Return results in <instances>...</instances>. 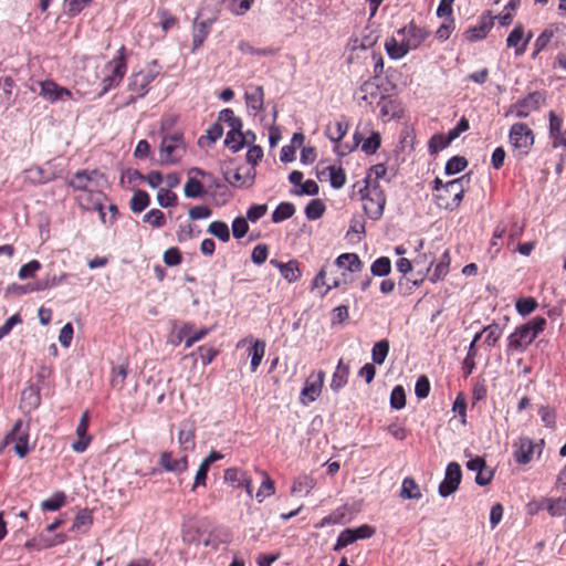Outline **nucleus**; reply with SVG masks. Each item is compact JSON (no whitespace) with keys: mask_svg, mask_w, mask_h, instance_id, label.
Returning <instances> with one entry per match:
<instances>
[{"mask_svg":"<svg viewBox=\"0 0 566 566\" xmlns=\"http://www.w3.org/2000/svg\"><path fill=\"white\" fill-rule=\"evenodd\" d=\"M546 325L547 322L544 317L536 316L517 326L507 337V350L524 352L544 332Z\"/></svg>","mask_w":566,"mask_h":566,"instance_id":"1","label":"nucleus"},{"mask_svg":"<svg viewBox=\"0 0 566 566\" xmlns=\"http://www.w3.org/2000/svg\"><path fill=\"white\" fill-rule=\"evenodd\" d=\"M364 181L365 186L359 190L364 211L371 220H378L384 213L386 195L378 182L369 186V176Z\"/></svg>","mask_w":566,"mask_h":566,"instance_id":"2","label":"nucleus"},{"mask_svg":"<svg viewBox=\"0 0 566 566\" xmlns=\"http://www.w3.org/2000/svg\"><path fill=\"white\" fill-rule=\"evenodd\" d=\"M105 184V175L97 169L78 170L67 180L69 187L88 193H101Z\"/></svg>","mask_w":566,"mask_h":566,"instance_id":"3","label":"nucleus"},{"mask_svg":"<svg viewBox=\"0 0 566 566\" xmlns=\"http://www.w3.org/2000/svg\"><path fill=\"white\" fill-rule=\"evenodd\" d=\"M161 66L154 60L144 70L134 73L128 83V90L136 94L130 97L129 103H134L136 98L144 97L149 91V84L160 74Z\"/></svg>","mask_w":566,"mask_h":566,"instance_id":"4","label":"nucleus"},{"mask_svg":"<svg viewBox=\"0 0 566 566\" xmlns=\"http://www.w3.org/2000/svg\"><path fill=\"white\" fill-rule=\"evenodd\" d=\"M468 182V176H462L460 178L446 182L443 190L440 193L436 195V202L438 207L446 210L457 209L463 199L464 184Z\"/></svg>","mask_w":566,"mask_h":566,"instance_id":"5","label":"nucleus"},{"mask_svg":"<svg viewBox=\"0 0 566 566\" xmlns=\"http://www.w3.org/2000/svg\"><path fill=\"white\" fill-rule=\"evenodd\" d=\"M125 46H120L117 51L116 56H114L106 65L108 73L102 81V92L101 95L107 93L112 88H115L119 85L122 80L124 78L127 71V63L125 57Z\"/></svg>","mask_w":566,"mask_h":566,"instance_id":"6","label":"nucleus"},{"mask_svg":"<svg viewBox=\"0 0 566 566\" xmlns=\"http://www.w3.org/2000/svg\"><path fill=\"white\" fill-rule=\"evenodd\" d=\"M184 136L180 133L165 135L160 143V160L165 165H172L180 160L185 153Z\"/></svg>","mask_w":566,"mask_h":566,"instance_id":"7","label":"nucleus"},{"mask_svg":"<svg viewBox=\"0 0 566 566\" xmlns=\"http://www.w3.org/2000/svg\"><path fill=\"white\" fill-rule=\"evenodd\" d=\"M462 472L461 467L457 462H450L446 468L444 479L439 484V495L447 497L454 493L461 482Z\"/></svg>","mask_w":566,"mask_h":566,"instance_id":"8","label":"nucleus"},{"mask_svg":"<svg viewBox=\"0 0 566 566\" xmlns=\"http://www.w3.org/2000/svg\"><path fill=\"white\" fill-rule=\"evenodd\" d=\"M544 441L541 440L538 444H535L530 438L522 437L516 442H514V460L518 464H527L532 461L533 453L535 450H538V453L542 452Z\"/></svg>","mask_w":566,"mask_h":566,"instance_id":"9","label":"nucleus"},{"mask_svg":"<svg viewBox=\"0 0 566 566\" xmlns=\"http://www.w3.org/2000/svg\"><path fill=\"white\" fill-rule=\"evenodd\" d=\"M324 376V371L319 370L316 375L312 374L305 380L304 387L300 395L301 403L307 406L319 397L323 388Z\"/></svg>","mask_w":566,"mask_h":566,"instance_id":"10","label":"nucleus"},{"mask_svg":"<svg viewBox=\"0 0 566 566\" xmlns=\"http://www.w3.org/2000/svg\"><path fill=\"white\" fill-rule=\"evenodd\" d=\"M397 34L402 36L405 46H407L410 51L419 48L429 35V32L417 27L416 23L411 21L408 25L399 29Z\"/></svg>","mask_w":566,"mask_h":566,"instance_id":"11","label":"nucleus"},{"mask_svg":"<svg viewBox=\"0 0 566 566\" xmlns=\"http://www.w3.org/2000/svg\"><path fill=\"white\" fill-rule=\"evenodd\" d=\"M510 143L514 148L527 149L533 145L534 135L524 123H516L510 129Z\"/></svg>","mask_w":566,"mask_h":566,"instance_id":"12","label":"nucleus"},{"mask_svg":"<svg viewBox=\"0 0 566 566\" xmlns=\"http://www.w3.org/2000/svg\"><path fill=\"white\" fill-rule=\"evenodd\" d=\"M544 102L545 97L541 92H533L516 102L512 107L516 117L525 118L531 112L538 109Z\"/></svg>","mask_w":566,"mask_h":566,"instance_id":"13","label":"nucleus"},{"mask_svg":"<svg viewBox=\"0 0 566 566\" xmlns=\"http://www.w3.org/2000/svg\"><path fill=\"white\" fill-rule=\"evenodd\" d=\"M40 95L50 103L71 98L72 93L65 87L59 86L53 81L40 82Z\"/></svg>","mask_w":566,"mask_h":566,"instance_id":"14","label":"nucleus"},{"mask_svg":"<svg viewBox=\"0 0 566 566\" xmlns=\"http://www.w3.org/2000/svg\"><path fill=\"white\" fill-rule=\"evenodd\" d=\"M88 422L90 415L87 411H84L76 428L78 439L72 443L73 451L77 453L84 452L92 440L91 436L87 433Z\"/></svg>","mask_w":566,"mask_h":566,"instance_id":"15","label":"nucleus"},{"mask_svg":"<svg viewBox=\"0 0 566 566\" xmlns=\"http://www.w3.org/2000/svg\"><path fill=\"white\" fill-rule=\"evenodd\" d=\"M493 27V19L490 15H482L479 20V23L474 27L469 28L464 32V38L469 42H476L486 36L490 30Z\"/></svg>","mask_w":566,"mask_h":566,"instance_id":"16","label":"nucleus"},{"mask_svg":"<svg viewBox=\"0 0 566 566\" xmlns=\"http://www.w3.org/2000/svg\"><path fill=\"white\" fill-rule=\"evenodd\" d=\"M41 403L40 388L35 385H28L21 394L20 408L30 412L35 410Z\"/></svg>","mask_w":566,"mask_h":566,"instance_id":"17","label":"nucleus"},{"mask_svg":"<svg viewBox=\"0 0 566 566\" xmlns=\"http://www.w3.org/2000/svg\"><path fill=\"white\" fill-rule=\"evenodd\" d=\"M196 426L193 421H184L178 432V442L184 451L195 449Z\"/></svg>","mask_w":566,"mask_h":566,"instance_id":"18","label":"nucleus"},{"mask_svg":"<svg viewBox=\"0 0 566 566\" xmlns=\"http://www.w3.org/2000/svg\"><path fill=\"white\" fill-rule=\"evenodd\" d=\"M192 328V324H185L178 332V338L185 340L186 348H190L195 343L203 339L211 331L210 328H200L193 332Z\"/></svg>","mask_w":566,"mask_h":566,"instance_id":"19","label":"nucleus"},{"mask_svg":"<svg viewBox=\"0 0 566 566\" xmlns=\"http://www.w3.org/2000/svg\"><path fill=\"white\" fill-rule=\"evenodd\" d=\"M531 40V34L524 39V31L522 25L515 27L506 39V45L515 49V55L524 54L526 45Z\"/></svg>","mask_w":566,"mask_h":566,"instance_id":"20","label":"nucleus"},{"mask_svg":"<svg viewBox=\"0 0 566 566\" xmlns=\"http://www.w3.org/2000/svg\"><path fill=\"white\" fill-rule=\"evenodd\" d=\"M332 268L333 270L344 269L352 273H357L361 271L363 262L356 253H343L336 259Z\"/></svg>","mask_w":566,"mask_h":566,"instance_id":"21","label":"nucleus"},{"mask_svg":"<svg viewBox=\"0 0 566 566\" xmlns=\"http://www.w3.org/2000/svg\"><path fill=\"white\" fill-rule=\"evenodd\" d=\"M159 464L165 471L176 473H181L188 468L186 455L181 457L180 459H172L171 453L168 451H165L160 454Z\"/></svg>","mask_w":566,"mask_h":566,"instance_id":"22","label":"nucleus"},{"mask_svg":"<svg viewBox=\"0 0 566 566\" xmlns=\"http://www.w3.org/2000/svg\"><path fill=\"white\" fill-rule=\"evenodd\" d=\"M247 106L252 108L255 112H260L263 109L264 105V90L263 86L256 85L251 86L249 91L245 92L244 95Z\"/></svg>","mask_w":566,"mask_h":566,"instance_id":"23","label":"nucleus"},{"mask_svg":"<svg viewBox=\"0 0 566 566\" xmlns=\"http://www.w3.org/2000/svg\"><path fill=\"white\" fill-rule=\"evenodd\" d=\"M349 376V367L344 364L343 359H340L336 366V369L332 376L331 389L335 392L339 391L343 387L346 386Z\"/></svg>","mask_w":566,"mask_h":566,"instance_id":"24","label":"nucleus"},{"mask_svg":"<svg viewBox=\"0 0 566 566\" xmlns=\"http://www.w3.org/2000/svg\"><path fill=\"white\" fill-rule=\"evenodd\" d=\"M67 277V273H62L61 275H46L45 277L32 283V285H29V291L40 292L55 287L65 282Z\"/></svg>","mask_w":566,"mask_h":566,"instance_id":"25","label":"nucleus"},{"mask_svg":"<svg viewBox=\"0 0 566 566\" xmlns=\"http://www.w3.org/2000/svg\"><path fill=\"white\" fill-rule=\"evenodd\" d=\"M450 261H451V259H450L449 250H444L442 252L439 261L434 265V269L429 277V280L432 283H437L448 275L449 270H450Z\"/></svg>","mask_w":566,"mask_h":566,"instance_id":"26","label":"nucleus"},{"mask_svg":"<svg viewBox=\"0 0 566 566\" xmlns=\"http://www.w3.org/2000/svg\"><path fill=\"white\" fill-rule=\"evenodd\" d=\"M385 50L391 60H400L409 52V49L405 46L403 39L398 42V40L394 36L386 40Z\"/></svg>","mask_w":566,"mask_h":566,"instance_id":"27","label":"nucleus"},{"mask_svg":"<svg viewBox=\"0 0 566 566\" xmlns=\"http://www.w3.org/2000/svg\"><path fill=\"white\" fill-rule=\"evenodd\" d=\"M255 171L253 168L248 169L244 175L241 174V168H238L232 176L227 175V181L232 186L250 187L253 185Z\"/></svg>","mask_w":566,"mask_h":566,"instance_id":"28","label":"nucleus"},{"mask_svg":"<svg viewBox=\"0 0 566 566\" xmlns=\"http://www.w3.org/2000/svg\"><path fill=\"white\" fill-rule=\"evenodd\" d=\"M211 24L212 20H206L195 24L192 34V51L199 49L203 44L210 32Z\"/></svg>","mask_w":566,"mask_h":566,"instance_id":"29","label":"nucleus"},{"mask_svg":"<svg viewBox=\"0 0 566 566\" xmlns=\"http://www.w3.org/2000/svg\"><path fill=\"white\" fill-rule=\"evenodd\" d=\"M222 125L220 123H214L206 130V135L199 138L198 145L200 147L211 146L222 136Z\"/></svg>","mask_w":566,"mask_h":566,"instance_id":"30","label":"nucleus"},{"mask_svg":"<svg viewBox=\"0 0 566 566\" xmlns=\"http://www.w3.org/2000/svg\"><path fill=\"white\" fill-rule=\"evenodd\" d=\"M265 353V342L256 339L249 350L251 356V371L254 373L260 366Z\"/></svg>","mask_w":566,"mask_h":566,"instance_id":"31","label":"nucleus"},{"mask_svg":"<svg viewBox=\"0 0 566 566\" xmlns=\"http://www.w3.org/2000/svg\"><path fill=\"white\" fill-rule=\"evenodd\" d=\"M400 496L402 499L419 500L422 494L412 478H405L401 484Z\"/></svg>","mask_w":566,"mask_h":566,"instance_id":"32","label":"nucleus"},{"mask_svg":"<svg viewBox=\"0 0 566 566\" xmlns=\"http://www.w3.org/2000/svg\"><path fill=\"white\" fill-rule=\"evenodd\" d=\"M184 193L187 198L196 199L202 198L206 195V190L201 181L197 178L189 177L184 186Z\"/></svg>","mask_w":566,"mask_h":566,"instance_id":"33","label":"nucleus"},{"mask_svg":"<svg viewBox=\"0 0 566 566\" xmlns=\"http://www.w3.org/2000/svg\"><path fill=\"white\" fill-rule=\"evenodd\" d=\"M150 203L149 195L144 190H136L130 199V209L134 213H140Z\"/></svg>","mask_w":566,"mask_h":566,"instance_id":"34","label":"nucleus"},{"mask_svg":"<svg viewBox=\"0 0 566 566\" xmlns=\"http://www.w3.org/2000/svg\"><path fill=\"white\" fill-rule=\"evenodd\" d=\"M263 475V482L259 488L255 497L259 503H262L266 497L272 496L275 493L274 482L271 480L269 474L264 471L261 472Z\"/></svg>","mask_w":566,"mask_h":566,"instance_id":"35","label":"nucleus"},{"mask_svg":"<svg viewBox=\"0 0 566 566\" xmlns=\"http://www.w3.org/2000/svg\"><path fill=\"white\" fill-rule=\"evenodd\" d=\"M280 273L289 283L296 282L302 275L298 263L295 260L289 261L284 265H281Z\"/></svg>","mask_w":566,"mask_h":566,"instance_id":"36","label":"nucleus"},{"mask_svg":"<svg viewBox=\"0 0 566 566\" xmlns=\"http://www.w3.org/2000/svg\"><path fill=\"white\" fill-rule=\"evenodd\" d=\"M207 231L221 242H228L230 240V229L223 221H212Z\"/></svg>","mask_w":566,"mask_h":566,"instance_id":"37","label":"nucleus"},{"mask_svg":"<svg viewBox=\"0 0 566 566\" xmlns=\"http://www.w3.org/2000/svg\"><path fill=\"white\" fill-rule=\"evenodd\" d=\"M295 213V207L291 202H281L272 213V221L274 223L282 222L290 219Z\"/></svg>","mask_w":566,"mask_h":566,"instance_id":"38","label":"nucleus"},{"mask_svg":"<svg viewBox=\"0 0 566 566\" xmlns=\"http://www.w3.org/2000/svg\"><path fill=\"white\" fill-rule=\"evenodd\" d=\"M374 276H387L391 272V261L388 256L376 259L370 266Z\"/></svg>","mask_w":566,"mask_h":566,"instance_id":"39","label":"nucleus"},{"mask_svg":"<svg viewBox=\"0 0 566 566\" xmlns=\"http://www.w3.org/2000/svg\"><path fill=\"white\" fill-rule=\"evenodd\" d=\"M224 145L233 153L239 151L244 146L242 129L229 130L226 136Z\"/></svg>","mask_w":566,"mask_h":566,"instance_id":"40","label":"nucleus"},{"mask_svg":"<svg viewBox=\"0 0 566 566\" xmlns=\"http://www.w3.org/2000/svg\"><path fill=\"white\" fill-rule=\"evenodd\" d=\"M313 488H314L313 479L307 475H303V476L297 478L293 482L292 488H291V493L307 495Z\"/></svg>","mask_w":566,"mask_h":566,"instance_id":"41","label":"nucleus"},{"mask_svg":"<svg viewBox=\"0 0 566 566\" xmlns=\"http://www.w3.org/2000/svg\"><path fill=\"white\" fill-rule=\"evenodd\" d=\"M66 501L64 492H56L51 497L41 502V509L43 511L54 512L60 510Z\"/></svg>","mask_w":566,"mask_h":566,"instance_id":"42","label":"nucleus"},{"mask_svg":"<svg viewBox=\"0 0 566 566\" xmlns=\"http://www.w3.org/2000/svg\"><path fill=\"white\" fill-rule=\"evenodd\" d=\"M247 473L238 468H229L224 470V481L232 488H241L245 481Z\"/></svg>","mask_w":566,"mask_h":566,"instance_id":"43","label":"nucleus"},{"mask_svg":"<svg viewBox=\"0 0 566 566\" xmlns=\"http://www.w3.org/2000/svg\"><path fill=\"white\" fill-rule=\"evenodd\" d=\"M219 122L227 124L230 127V130H240L242 129V120L241 118L234 115V112L231 108H224L219 113L218 117Z\"/></svg>","mask_w":566,"mask_h":566,"instance_id":"44","label":"nucleus"},{"mask_svg":"<svg viewBox=\"0 0 566 566\" xmlns=\"http://www.w3.org/2000/svg\"><path fill=\"white\" fill-rule=\"evenodd\" d=\"M483 332L486 334L484 344L488 347H494L503 334V329L496 323L484 326Z\"/></svg>","mask_w":566,"mask_h":566,"instance_id":"45","label":"nucleus"},{"mask_svg":"<svg viewBox=\"0 0 566 566\" xmlns=\"http://www.w3.org/2000/svg\"><path fill=\"white\" fill-rule=\"evenodd\" d=\"M538 306L537 301L532 297H521L515 303V310L521 316H527L533 313Z\"/></svg>","mask_w":566,"mask_h":566,"instance_id":"46","label":"nucleus"},{"mask_svg":"<svg viewBox=\"0 0 566 566\" xmlns=\"http://www.w3.org/2000/svg\"><path fill=\"white\" fill-rule=\"evenodd\" d=\"M389 353V342L381 339L377 342L371 349V358L375 364L381 365Z\"/></svg>","mask_w":566,"mask_h":566,"instance_id":"47","label":"nucleus"},{"mask_svg":"<svg viewBox=\"0 0 566 566\" xmlns=\"http://www.w3.org/2000/svg\"><path fill=\"white\" fill-rule=\"evenodd\" d=\"M468 167V160L463 156H453L451 157L444 167V172L447 175H455L463 171Z\"/></svg>","mask_w":566,"mask_h":566,"instance_id":"48","label":"nucleus"},{"mask_svg":"<svg viewBox=\"0 0 566 566\" xmlns=\"http://www.w3.org/2000/svg\"><path fill=\"white\" fill-rule=\"evenodd\" d=\"M546 509L553 517L566 515V497L549 499Z\"/></svg>","mask_w":566,"mask_h":566,"instance_id":"49","label":"nucleus"},{"mask_svg":"<svg viewBox=\"0 0 566 566\" xmlns=\"http://www.w3.org/2000/svg\"><path fill=\"white\" fill-rule=\"evenodd\" d=\"M325 212V205L321 199L311 200L305 208V216L308 220H317Z\"/></svg>","mask_w":566,"mask_h":566,"instance_id":"50","label":"nucleus"},{"mask_svg":"<svg viewBox=\"0 0 566 566\" xmlns=\"http://www.w3.org/2000/svg\"><path fill=\"white\" fill-rule=\"evenodd\" d=\"M329 172L331 186L334 189H340L346 184V174L342 167L329 166L327 168Z\"/></svg>","mask_w":566,"mask_h":566,"instance_id":"51","label":"nucleus"},{"mask_svg":"<svg viewBox=\"0 0 566 566\" xmlns=\"http://www.w3.org/2000/svg\"><path fill=\"white\" fill-rule=\"evenodd\" d=\"M348 125L344 122H336L334 127L328 126L326 128V136L333 143H338L347 133Z\"/></svg>","mask_w":566,"mask_h":566,"instance_id":"52","label":"nucleus"},{"mask_svg":"<svg viewBox=\"0 0 566 566\" xmlns=\"http://www.w3.org/2000/svg\"><path fill=\"white\" fill-rule=\"evenodd\" d=\"M91 2L92 0H64V12L70 18H73L80 14Z\"/></svg>","mask_w":566,"mask_h":566,"instance_id":"53","label":"nucleus"},{"mask_svg":"<svg viewBox=\"0 0 566 566\" xmlns=\"http://www.w3.org/2000/svg\"><path fill=\"white\" fill-rule=\"evenodd\" d=\"M406 406V392L402 386L394 387L390 394V407L400 410Z\"/></svg>","mask_w":566,"mask_h":566,"instance_id":"54","label":"nucleus"},{"mask_svg":"<svg viewBox=\"0 0 566 566\" xmlns=\"http://www.w3.org/2000/svg\"><path fill=\"white\" fill-rule=\"evenodd\" d=\"M144 222L155 228H161L166 223L165 214L159 209H151L144 216Z\"/></svg>","mask_w":566,"mask_h":566,"instance_id":"55","label":"nucleus"},{"mask_svg":"<svg viewBox=\"0 0 566 566\" xmlns=\"http://www.w3.org/2000/svg\"><path fill=\"white\" fill-rule=\"evenodd\" d=\"M157 201L163 208L175 207L177 206V196L168 189L160 188L157 193Z\"/></svg>","mask_w":566,"mask_h":566,"instance_id":"56","label":"nucleus"},{"mask_svg":"<svg viewBox=\"0 0 566 566\" xmlns=\"http://www.w3.org/2000/svg\"><path fill=\"white\" fill-rule=\"evenodd\" d=\"M92 516L91 513L86 510L80 511L73 521L72 530H87L92 525Z\"/></svg>","mask_w":566,"mask_h":566,"instance_id":"57","label":"nucleus"},{"mask_svg":"<svg viewBox=\"0 0 566 566\" xmlns=\"http://www.w3.org/2000/svg\"><path fill=\"white\" fill-rule=\"evenodd\" d=\"M554 32L552 30L543 31L534 42V51L532 56L535 57L538 53H541L551 42Z\"/></svg>","mask_w":566,"mask_h":566,"instance_id":"58","label":"nucleus"},{"mask_svg":"<svg viewBox=\"0 0 566 566\" xmlns=\"http://www.w3.org/2000/svg\"><path fill=\"white\" fill-rule=\"evenodd\" d=\"M40 269L41 263L38 260H32L20 268L18 275L21 280H27L33 277Z\"/></svg>","mask_w":566,"mask_h":566,"instance_id":"59","label":"nucleus"},{"mask_svg":"<svg viewBox=\"0 0 566 566\" xmlns=\"http://www.w3.org/2000/svg\"><path fill=\"white\" fill-rule=\"evenodd\" d=\"M450 145L447 136L443 134H436L431 137L429 142V151L430 154H436Z\"/></svg>","mask_w":566,"mask_h":566,"instance_id":"60","label":"nucleus"},{"mask_svg":"<svg viewBox=\"0 0 566 566\" xmlns=\"http://www.w3.org/2000/svg\"><path fill=\"white\" fill-rule=\"evenodd\" d=\"M355 536L352 528H346L340 532V534L337 537V542L334 546V551H340L342 548L355 543Z\"/></svg>","mask_w":566,"mask_h":566,"instance_id":"61","label":"nucleus"},{"mask_svg":"<svg viewBox=\"0 0 566 566\" xmlns=\"http://www.w3.org/2000/svg\"><path fill=\"white\" fill-rule=\"evenodd\" d=\"M380 146V136L378 133H373L361 145V150L367 155H373Z\"/></svg>","mask_w":566,"mask_h":566,"instance_id":"62","label":"nucleus"},{"mask_svg":"<svg viewBox=\"0 0 566 566\" xmlns=\"http://www.w3.org/2000/svg\"><path fill=\"white\" fill-rule=\"evenodd\" d=\"M249 231L248 220L243 217H238L232 221V234L235 239L243 238Z\"/></svg>","mask_w":566,"mask_h":566,"instance_id":"63","label":"nucleus"},{"mask_svg":"<svg viewBox=\"0 0 566 566\" xmlns=\"http://www.w3.org/2000/svg\"><path fill=\"white\" fill-rule=\"evenodd\" d=\"M157 14L159 18L160 27L164 31H168L176 25L177 19L170 14L168 10L159 9Z\"/></svg>","mask_w":566,"mask_h":566,"instance_id":"64","label":"nucleus"}]
</instances>
